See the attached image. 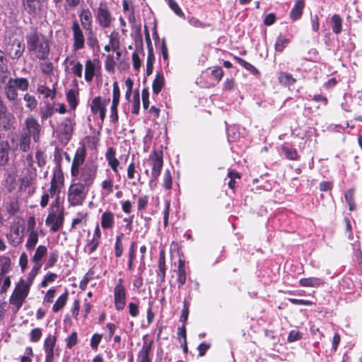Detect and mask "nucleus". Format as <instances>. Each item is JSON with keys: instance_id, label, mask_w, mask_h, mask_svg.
<instances>
[{"instance_id": "nucleus-1", "label": "nucleus", "mask_w": 362, "mask_h": 362, "mask_svg": "<svg viewBox=\"0 0 362 362\" xmlns=\"http://www.w3.org/2000/svg\"><path fill=\"white\" fill-rule=\"evenodd\" d=\"M27 47L40 60L48 59L50 52L49 40L46 36L37 32L36 29L27 34Z\"/></svg>"}, {"instance_id": "nucleus-2", "label": "nucleus", "mask_w": 362, "mask_h": 362, "mask_svg": "<svg viewBox=\"0 0 362 362\" xmlns=\"http://www.w3.org/2000/svg\"><path fill=\"white\" fill-rule=\"evenodd\" d=\"M28 88L29 81L26 78H9L4 86V93L6 98L12 103V106L17 107L21 103V99L18 98V90L24 92Z\"/></svg>"}, {"instance_id": "nucleus-3", "label": "nucleus", "mask_w": 362, "mask_h": 362, "mask_svg": "<svg viewBox=\"0 0 362 362\" xmlns=\"http://www.w3.org/2000/svg\"><path fill=\"white\" fill-rule=\"evenodd\" d=\"M30 284L21 280L16 286L9 298V303L12 305V310L16 313L23 305L30 291Z\"/></svg>"}, {"instance_id": "nucleus-4", "label": "nucleus", "mask_w": 362, "mask_h": 362, "mask_svg": "<svg viewBox=\"0 0 362 362\" xmlns=\"http://www.w3.org/2000/svg\"><path fill=\"white\" fill-rule=\"evenodd\" d=\"M88 189L78 182L72 183L68 189L67 200L72 206L83 205L86 199Z\"/></svg>"}, {"instance_id": "nucleus-5", "label": "nucleus", "mask_w": 362, "mask_h": 362, "mask_svg": "<svg viewBox=\"0 0 362 362\" xmlns=\"http://www.w3.org/2000/svg\"><path fill=\"white\" fill-rule=\"evenodd\" d=\"M97 173L98 166L94 163H87L78 170V174L74 177L78 180V183L89 189L97 177Z\"/></svg>"}, {"instance_id": "nucleus-6", "label": "nucleus", "mask_w": 362, "mask_h": 362, "mask_svg": "<svg viewBox=\"0 0 362 362\" xmlns=\"http://www.w3.org/2000/svg\"><path fill=\"white\" fill-rule=\"evenodd\" d=\"M95 16L96 22L103 29L110 28L115 21V18L110 11L107 4L103 1L98 4L95 11Z\"/></svg>"}, {"instance_id": "nucleus-7", "label": "nucleus", "mask_w": 362, "mask_h": 362, "mask_svg": "<svg viewBox=\"0 0 362 362\" xmlns=\"http://www.w3.org/2000/svg\"><path fill=\"white\" fill-rule=\"evenodd\" d=\"M148 163L151 167V182L156 180L160 175L163 165V153L154 151L150 154Z\"/></svg>"}, {"instance_id": "nucleus-8", "label": "nucleus", "mask_w": 362, "mask_h": 362, "mask_svg": "<svg viewBox=\"0 0 362 362\" xmlns=\"http://www.w3.org/2000/svg\"><path fill=\"white\" fill-rule=\"evenodd\" d=\"M42 128L37 119L33 116L28 117L24 122V127L22 132L33 137L34 141L37 142Z\"/></svg>"}, {"instance_id": "nucleus-9", "label": "nucleus", "mask_w": 362, "mask_h": 362, "mask_svg": "<svg viewBox=\"0 0 362 362\" xmlns=\"http://www.w3.org/2000/svg\"><path fill=\"white\" fill-rule=\"evenodd\" d=\"M46 225L50 226V230L53 233L57 232L63 226L64 213L59 206L56 211L50 212L45 221Z\"/></svg>"}, {"instance_id": "nucleus-10", "label": "nucleus", "mask_w": 362, "mask_h": 362, "mask_svg": "<svg viewBox=\"0 0 362 362\" xmlns=\"http://www.w3.org/2000/svg\"><path fill=\"white\" fill-rule=\"evenodd\" d=\"M143 344L137 354L138 362H151V353L153 340L149 337L148 334H145L142 337Z\"/></svg>"}, {"instance_id": "nucleus-11", "label": "nucleus", "mask_w": 362, "mask_h": 362, "mask_svg": "<svg viewBox=\"0 0 362 362\" xmlns=\"http://www.w3.org/2000/svg\"><path fill=\"white\" fill-rule=\"evenodd\" d=\"M75 122L71 117L64 118L58 127L62 142L67 143L73 133Z\"/></svg>"}, {"instance_id": "nucleus-12", "label": "nucleus", "mask_w": 362, "mask_h": 362, "mask_svg": "<svg viewBox=\"0 0 362 362\" xmlns=\"http://www.w3.org/2000/svg\"><path fill=\"white\" fill-rule=\"evenodd\" d=\"M63 184L64 175L62 170L59 168H57L54 172L50 182V187L47 192L49 194V197H52L55 194H59Z\"/></svg>"}, {"instance_id": "nucleus-13", "label": "nucleus", "mask_w": 362, "mask_h": 362, "mask_svg": "<svg viewBox=\"0 0 362 362\" xmlns=\"http://www.w3.org/2000/svg\"><path fill=\"white\" fill-rule=\"evenodd\" d=\"M122 282V279H119L114 289L115 306L117 310H123L126 305V291Z\"/></svg>"}, {"instance_id": "nucleus-14", "label": "nucleus", "mask_w": 362, "mask_h": 362, "mask_svg": "<svg viewBox=\"0 0 362 362\" xmlns=\"http://www.w3.org/2000/svg\"><path fill=\"white\" fill-rule=\"evenodd\" d=\"M73 32V49H82L85 45V37L82 29L77 21H74L71 26Z\"/></svg>"}, {"instance_id": "nucleus-15", "label": "nucleus", "mask_w": 362, "mask_h": 362, "mask_svg": "<svg viewBox=\"0 0 362 362\" xmlns=\"http://www.w3.org/2000/svg\"><path fill=\"white\" fill-rule=\"evenodd\" d=\"M100 61L97 59H87L85 62L84 78L86 82L93 81L96 73L100 70Z\"/></svg>"}, {"instance_id": "nucleus-16", "label": "nucleus", "mask_w": 362, "mask_h": 362, "mask_svg": "<svg viewBox=\"0 0 362 362\" xmlns=\"http://www.w3.org/2000/svg\"><path fill=\"white\" fill-rule=\"evenodd\" d=\"M57 337L49 334L44 341L43 349L45 353V362H53L54 348L56 345Z\"/></svg>"}, {"instance_id": "nucleus-17", "label": "nucleus", "mask_w": 362, "mask_h": 362, "mask_svg": "<svg viewBox=\"0 0 362 362\" xmlns=\"http://www.w3.org/2000/svg\"><path fill=\"white\" fill-rule=\"evenodd\" d=\"M86 158V149L84 147L78 148L75 153L71 168V176L78 174L80 166L83 163Z\"/></svg>"}, {"instance_id": "nucleus-18", "label": "nucleus", "mask_w": 362, "mask_h": 362, "mask_svg": "<svg viewBox=\"0 0 362 362\" xmlns=\"http://www.w3.org/2000/svg\"><path fill=\"white\" fill-rule=\"evenodd\" d=\"M79 18L83 28L86 31H91L93 30V16L90 11L88 8L82 9L79 14Z\"/></svg>"}, {"instance_id": "nucleus-19", "label": "nucleus", "mask_w": 362, "mask_h": 362, "mask_svg": "<svg viewBox=\"0 0 362 362\" xmlns=\"http://www.w3.org/2000/svg\"><path fill=\"white\" fill-rule=\"evenodd\" d=\"M25 50V45L18 40H14L8 49V54L13 59H19Z\"/></svg>"}, {"instance_id": "nucleus-20", "label": "nucleus", "mask_w": 362, "mask_h": 362, "mask_svg": "<svg viewBox=\"0 0 362 362\" xmlns=\"http://www.w3.org/2000/svg\"><path fill=\"white\" fill-rule=\"evenodd\" d=\"M22 6L29 15L35 16L40 10L41 4L40 0H22Z\"/></svg>"}, {"instance_id": "nucleus-21", "label": "nucleus", "mask_w": 362, "mask_h": 362, "mask_svg": "<svg viewBox=\"0 0 362 362\" xmlns=\"http://www.w3.org/2000/svg\"><path fill=\"white\" fill-rule=\"evenodd\" d=\"M105 158L112 170L116 174H118V166L119 165V162L115 157V151L112 147L107 148L105 153Z\"/></svg>"}, {"instance_id": "nucleus-22", "label": "nucleus", "mask_w": 362, "mask_h": 362, "mask_svg": "<svg viewBox=\"0 0 362 362\" xmlns=\"http://www.w3.org/2000/svg\"><path fill=\"white\" fill-rule=\"evenodd\" d=\"M305 8L304 0H296L295 4L292 8L289 16L293 21H297L300 18L303 9Z\"/></svg>"}, {"instance_id": "nucleus-23", "label": "nucleus", "mask_w": 362, "mask_h": 362, "mask_svg": "<svg viewBox=\"0 0 362 362\" xmlns=\"http://www.w3.org/2000/svg\"><path fill=\"white\" fill-rule=\"evenodd\" d=\"M4 206L10 216H14L20 209L18 200L14 197H8Z\"/></svg>"}, {"instance_id": "nucleus-24", "label": "nucleus", "mask_w": 362, "mask_h": 362, "mask_svg": "<svg viewBox=\"0 0 362 362\" xmlns=\"http://www.w3.org/2000/svg\"><path fill=\"white\" fill-rule=\"evenodd\" d=\"M110 102V99L103 100L101 97L97 96L94 98L90 104L91 112L94 114L106 110V106Z\"/></svg>"}, {"instance_id": "nucleus-25", "label": "nucleus", "mask_w": 362, "mask_h": 362, "mask_svg": "<svg viewBox=\"0 0 362 362\" xmlns=\"http://www.w3.org/2000/svg\"><path fill=\"white\" fill-rule=\"evenodd\" d=\"M115 225V215L112 212L107 211L101 216V226L103 229H111Z\"/></svg>"}, {"instance_id": "nucleus-26", "label": "nucleus", "mask_w": 362, "mask_h": 362, "mask_svg": "<svg viewBox=\"0 0 362 362\" xmlns=\"http://www.w3.org/2000/svg\"><path fill=\"white\" fill-rule=\"evenodd\" d=\"M7 238L11 244L13 246L18 245L21 243L22 237L20 234L19 228L18 226H13L10 232L7 234Z\"/></svg>"}, {"instance_id": "nucleus-27", "label": "nucleus", "mask_w": 362, "mask_h": 362, "mask_svg": "<svg viewBox=\"0 0 362 362\" xmlns=\"http://www.w3.org/2000/svg\"><path fill=\"white\" fill-rule=\"evenodd\" d=\"M54 113V103H47L40 110L41 122H44L51 117Z\"/></svg>"}, {"instance_id": "nucleus-28", "label": "nucleus", "mask_w": 362, "mask_h": 362, "mask_svg": "<svg viewBox=\"0 0 362 362\" xmlns=\"http://www.w3.org/2000/svg\"><path fill=\"white\" fill-rule=\"evenodd\" d=\"M299 284L303 287H319L323 284V281L317 277H308L300 279Z\"/></svg>"}, {"instance_id": "nucleus-29", "label": "nucleus", "mask_w": 362, "mask_h": 362, "mask_svg": "<svg viewBox=\"0 0 362 362\" xmlns=\"http://www.w3.org/2000/svg\"><path fill=\"white\" fill-rule=\"evenodd\" d=\"M177 272V281L178 283V288H180L185 284L186 279H187L185 264H184V262L182 261L181 259L179 260V266H178Z\"/></svg>"}, {"instance_id": "nucleus-30", "label": "nucleus", "mask_w": 362, "mask_h": 362, "mask_svg": "<svg viewBox=\"0 0 362 362\" xmlns=\"http://www.w3.org/2000/svg\"><path fill=\"white\" fill-rule=\"evenodd\" d=\"M164 86V76L162 72H157L155 79L153 81L152 88L155 94H158Z\"/></svg>"}, {"instance_id": "nucleus-31", "label": "nucleus", "mask_w": 362, "mask_h": 362, "mask_svg": "<svg viewBox=\"0 0 362 362\" xmlns=\"http://www.w3.org/2000/svg\"><path fill=\"white\" fill-rule=\"evenodd\" d=\"M9 145L8 142L0 143V165H5L8 160Z\"/></svg>"}, {"instance_id": "nucleus-32", "label": "nucleus", "mask_w": 362, "mask_h": 362, "mask_svg": "<svg viewBox=\"0 0 362 362\" xmlns=\"http://www.w3.org/2000/svg\"><path fill=\"white\" fill-rule=\"evenodd\" d=\"M332 30L334 33L339 34L342 30V19L338 14H334L331 18Z\"/></svg>"}, {"instance_id": "nucleus-33", "label": "nucleus", "mask_w": 362, "mask_h": 362, "mask_svg": "<svg viewBox=\"0 0 362 362\" xmlns=\"http://www.w3.org/2000/svg\"><path fill=\"white\" fill-rule=\"evenodd\" d=\"M109 43L111 45L112 50L114 52L117 51L119 49L120 41L119 35L117 32L113 30L108 36Z\"/></svg>"}, {"instance_id": "nucleus-34", "label": "nucleus", "mask_w": 362, "mask_h": 362, "mask_svg": "<svg viewBox=\"0 0 362 362\" xmlns=\"http://www.w3.org/2000/svg\"><path fill=\"white\" fill-rule=\"evenodd\" d=\"M31 136L22 132L20 137V148L23 151H28L30 149Z\"/></svg>"}, {"instance_id": "nucleus-35", "label": "nucleus", "mask_w": 362, "mask_h": 362, "mask_svg": "<svg viewBox=\"0 0 362 362\" xmlns=\"http://www.w3.org/2000/svg\"><path fill=\"white\" fill-rule=\"evenodd\" d=\"M234 59L235 60V62L237 63H238L241 66L244 67L246 70L250 71L251 74H252L254 75L259 74L258 70L253 65L250 64L249 62H247L245 61L244 59H243L242 58H240L239 57H236V56L234 57Z\"/></svg>"}, {"instance_id": "nucleus-36", "label": "nucleus", "mask_w": 362, "mask_h": 362, "mask_svg": "<svg viewBox=\"0 0 362 362\" xmlns=\"http://www.w3.org/2000/svg\"><path fill=\"white\" fill-rule=\"evenodd\" d=\"M68 299V293L65 292L61 295L54 304L52 310L54 313L59 312L66 303Z\"/></svg>"}, {"instance_id": "nucleus-37", "label": "nucleus", "mask_w": 362, "mask_h": 362, "mask_svg": "<svg viewBox=\"0 0 362 362\" xmlns=\"http://www.w3.org/2000/svg\"><path fill=\"white\" fill-rule=\"evenodd\" d=\"M280 83L285 86H290L295 83L296 79L293 78L291 74L283 72L279 76Z\"/></svg>"}, {"instance_id": "nucleus-38", "label": "nucleus", "mask_w": 362, "mask_h": 362, "mask_svg": "<svg viewBox=\"0 0 362 362\" xmlns=\"http://www.w3.org/2000/svg\"><path fill=\"white\" fill-rule=\"evenodd\" d=\"M47 251V249L46 246L45 245H39L35 252V254L32 258V260L34 263H41V260L43 258V257L46 255Z\"/></svg>"}, {"instance_id": "nucleus-39", "label": "nucleus", "mask_w": 362, "mask_h": 362, "mask_svg": "<svg viewBox=\"0 0 362 362\" xmlns=\"http://www.w3.org/2000/svg\"><path fill=\"white\" fill-rule=\"evenodd\" d=\"M59 259V252L57 250H52L48 256V259L47 260V262L45 264V269H48L53 267L55 264L57 262Z\"/></svg>"}, {"instance_id": "nucleus-40", "label": "nucleus", "mask_w": 362, "mask_h": 362, "mask_svg": "<svg viewBox=\"0 0 362 362\" xmlns=\"http://www.w3.org/2000/svg\"><path fill=\"white\" fill-rule=\"evenodd\" d=\"M38 242V234L36 231L32 230L29 233L25 247L28 250H33Z\"/></svg>"}, {"instance_id": "nucleus-41", "label": "nucleus", "mask_w": 362, "mask_h": 362, "mask_svg": "<svg viewBox=\"0 0 362 362\" xmlns=\"http://www.w3.org/2000/svg\"><path fill=\"white\" fill-rule=\"evenodd\" d=\"M23 100L26 102L25 107L30 110H33L37 107V101L34 95L26 93L23 96Z\"/></svg>"}, {"instance_id": "nucleus-42", "label": "nucleus", "mask_w": 362, "mask_h": 362, "mask_svg": "<svg viewBox=\"0 0 362 362\" xmlns=\"http://www.w3.org/2000/svg\"><path fill=\"white\" fill-rule=\"evenodd\" d=\"M37 91L39 93L43 95L45 98H50L51 99H54L56 95L55 89L51 90L48 87L43 85L38 86Z\"/></svg>"}, {"instance_id": "nucleus-43", "label": "nucleus", "mask_w": 362, "mask_h": 362, "mask_svg": "<svg viewBox=\"0 0 362 362\" xmlns=\"http://www.w3.org/2000/svg\"><path fill=\"white\" fill-rule=\"evenodd\" d=\"M289 43V40L282 35H280L276 42H275V50L276 52H282L284 49L288 45Z\"/></svg>"}, {"instance_id": "nucleus-44", "label": "nucleus", "mask_w": 362, "mask_h": 362, "mask_svg": "<svg viewBox=\"0 0 362 362\" xmlns=\"http://www.w3.org/2000/svg\"><path fill=\"white\" fill-rule=\"evenodd\" d=\"M11 260L6 256H0V275L6 274L10 267Z\"/></svg>"}, {"instance_id": "nucleus-45", "label": "nucleus", "mask_w": 362, "mask_h": 362, "mask_svg": "<svg viewBox=\"0 0 362 362\" xmlns=\"http://www.w3.org/2000/svg\"><path fill=\"white\" fill-rule=\"evenodd\" d=\"M123 234L117 235L116 238L115 245V255L116 257H120L123 252V246L122 243V238L123 237Z\"/></svg>"}, {"instance_id": "nucleus-46", "label": "nucleus", "mask_w": 362, "mask_h": 362, "mask_svg": "<svg viewBox=\"0 0 362 362\" xmlns=\"http://www.w3.org/2000/svg\"><path fill=\"white\" fill-rule=\"evenodd\" d=\"M98 245L99 241L93 239L89 240L85 246L84 250L86 252H88L89 255H90L97 250Z\"/></svg>"}, {"instance_id": "nucleus-47", "label": "nucleus", "mask_w": 362, "mask_h": 362, "mask_svg": "<svg viewBox=\"0 0 362 362\" xmlns=\"http://www.w3.org/2000/svg\"><path fill=\"white\" fill-rule=\"evenodd\" d=\"M168 4L170 9H172L174 13L181 18H185V14L182 12L180 6L174 1V0H167Z\"/></svg>"}, {"instance_id": "nucleus-48", "label": "nucleus", "mask_w": 362, "mask_h": 362, "mask_svg": "<svg viewBox=\"0 0 362 362\" xmlns=\"http://www.w3.org/2000/svg\"><path fill=\"white\" fill-rule=\"evenodd\" d=\"M16 177L14 173H9L6 180V188L8 191L11 192L16 187Z\"/></svg>"}, {"instance_id": "nucleus-49", "label": "nucleus", "mask_w": 362, "mask_h": 362, "mask_svg": "<svg viewBox=\"0 0 362 362\" xmlns=\"http://www.w3.org/2000/svg\"><path fill=\"white\" fill-rule=\"evenodd\" d=\"M88 32L87 37V45L91 49H95V47H98V41L95 35L93 34V30L91 31Z\"/></svg>"}, {"instance_id": "nucleus-50", "label": "nucleus", "mask_w": 362, "mask_h": 362, "mask_svg": "<svg viewBox=\"0 0 362 362\" xmlns=\"http://www.w3.org/2000/svg\"><path fill=\"white\" fill-rule=\"evenodd\" d=\"M66 99L68 103H69L71 108L75 110L78 105V101L76 97L75 92L73 90H70L66 93Z\"/></svg>"}, {"instance_id": "nucleus-51", "label": "nucleus", "mask_w": 362, "mask_h": 362, "mask_svg": "<svg viewBox=\"0 0 362 362\" xmlns=\"http://www.w3.org/2000/svg\"><path fill=\"white\" fill-rule=\"evenodd\" d=\"M154 60L155 57L153 52H148L146 61V73L148 75L151 74L153 72Z\"/></svg>"}, {"instance_id": "nucleus-52", "label": "nucleus", "mask_w": 362, "mask_h": 362, "mask_svg": "<svg viewBox=\"0 0 362 362\" xmlns=\"http://www.w3.org/2000/svg\"><path fill=\"white\" fill-rule=\"evenodd\" d=\"M172 176L169 169H166L165 170L163 175V186L167 189H170L172 188Z\"/></svg>"}, {"instance_id": "nucleus-53", "label": "nucleus", "mask_w": 362, "mask_h": 362, "mask_svg": "<svg viewBox=\"0 0 362 362\" xmlns=\"http://www.w3.org/2000/svg\"><path fill=\"white\" fill-rule=\"evenodd\" d=\"M282 151L288 159L293 160L297 159L298 153L296 149L284 146Z\"/></svg>"}, {"instance_id": "nucleus-54", "label": "nucleus", "mask_w": 362, "mask_h": 362, "mask_svg": "<svg viewBox=\"0 0 362 362\" xmlns=\"http://www.w3.org/2000/svg\"><path fill=\"white\" fill-rule=\"evenodd\" d=\"M42 267L41 263H35L34 266L33 267L28 276V282L27 284H32L35 276L37 274L39 270Z\"/></svg>"}, {"instance_id": "nucleus-55", "label": "nucleus", "mask_w": 362, "mask_h": 362, "mask_svg": "<svg viewBox=\"0 0 362 362\" xmlns=\"http://www.w3.org/2000/svg\"><path fill=\"white\" fill-rule=\"evenodd\" d=\"M66 343V348L71 349L74 347L78 342V336L76 332H74L71 334V335L65 339Z\"/></svg>"}, {"instance_id": "nucleus-56", "label": "nucleus", "mask_w": 362, "mask_h": 362, "mask_svg": "<svg viewBox=\"0 0 362 362\" xmlns=\"http://www.w3.org/2000/svg\"><path fill=\"white\" fill-rule=\"evenodd\" d=\"M228 176L230 179V180L228 181V186L231 189H234L235 188V184L236 182V180H240V175L237 172H234V171H230L228 174Z\"/></svg>"}, {"instance_id": "nucleus-57", "label": "nucleus", "mask_w": 362, "mask_h": 362, "mask_svg": "<svg viewBox=\"0 0 362 362\" xmlns=\"http://www.w3.org/2000/svg\"><path fill=\"white\" fill-rule=\"evenodd\" d=\"M112 90V103L119 104L120 98V90L117 81L113 83Z\"/></svg>"}, {"instance_id": "nucleus-58", "label": "nucleus", "mask_w": 362, "mask_h": 362, "mask_svg": "<svg viewBox=\"0 0 362 362\" xmlns=\"http://www.w3.org/2000/svg\"><path fill=\"white\" fill-rule=\"evenodd\" d=\"M71 73L78 78H81L83 74V65L80 62L74 63L71 68Z\"/></svg>"}, {"instance_id": "nucleus-59", "label": "nucleus", "mask_w": 362, "mask_h": 362, "mask_svg": "<svg viewBox=\"0 0 362 362\" xmlns=\"http://www.w3.org/2000/svg\"><path fill=\"white\" fill-rule=\"evenodd\" d=\"M139 107H140V99H139V94L137 92L134 95L132 113L134 115H138L139 112Z\"/></svg>"}, {"instance_id": "nucleus-60", "label": "nucleus", "mask_w": 362, "mask_h": 362, "mask_svg": "<svg viewBox=\"0 0 362 362\" xmlns=\"http://www.w3.org/2000/svg\"><path fill=\"white\" fill-rule=\"evenodd\" d=\"M103 338V335L100 334H94L90 340V346L93 349L97 350L99 344L101 341V339Z\"/></svg>"}, {"instance_id": "nucleus-61", "label": "nucleus", "mask_w": 362, "mask_h": 362, "mask_svg": "<svg viewBox=\"0 0 362 362\" xmlns=\"http://www.w3.org/2000/svg\"><path fill=\"white\" fill-rule=\"evenodd\" d=\"M211 76L212 77L217 81L219 82L224 74L223 70L221 67H215L211 71Z\"/></svg>"}, {"instance_id": "nucleus-62", "label": "nucleus", "mask_w": 362, "mask_h": 362, "mask_svg": "<svg viewBox=\"0 0 362 362\" xmlns=\"http://www.w3.org/2000/svg\"><path fill=\"white\" fill-rule=\"evenodd\" d=\"M40 69L45 75H49L53 71V65L51 62H43L40 64Z\"/></svg>"}, {"instance_id": "nucleus-63", "label": "nucleus", "mask_w": 362, "mask_h": 362, "mask_svg": "<svg viewBox=\"0 0 362 362\" xmlns=\"http://www.w3.org/2000/svg\"><path fill=\"white\" fill-rule=\"evenodd\" d=\"M302 337V334L296 329L291 330L288 336V341L289 342H293L299 340Z\"/></svg>"}, {"instance_id": "nucleus-64", "label": "nucleus", "mask_w": 362, "mask_h": 362, "mask_svg": "<svg viewBox=\"0 0 362 362\" xmlns=\"http://www.w3.org/2000/svg\"><path fill=\"white\" fill-rule=\"evenodd\" d=\"M101 186L103 189L106 190L108 194L113 192V181L112 179L105 180L103 181Z\"/></svg>"}]
</instances>
